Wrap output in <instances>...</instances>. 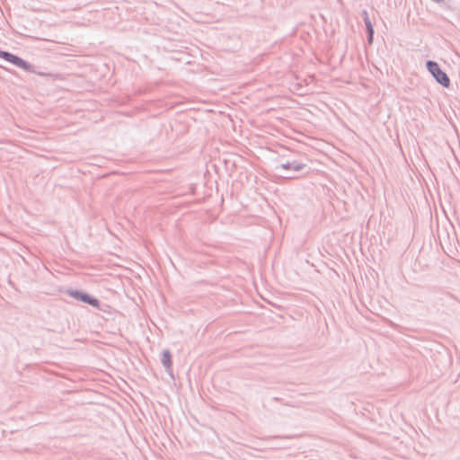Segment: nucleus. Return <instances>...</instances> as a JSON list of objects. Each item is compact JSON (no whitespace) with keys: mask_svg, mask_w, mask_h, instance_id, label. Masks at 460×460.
<instances>
[{"mask_svg":"<svg viewBox=\"0 0 460 460\" xmlns=\"http://www.w3.org/2000/svg\"><path fill=\"white\" fill-rule=\"evenodd\" d=\"M0 58H3L6 62H8L19 68H22V70H24L26 72L35 74V75H38L42 77L57 79L59 76V75H58V74L48 73L45 71L37 70V67L34 65L29 63L28 61L20 58L19 56L13 54L9 51L0 49Z\"/></svg>","mask_w":460,"mask_h":460,"instance_id":"nucleus-1","label":"nucleus"},{"mask_svg":"<svg viewBox=\"0 0 460 460\" xmlns=\"http://www.w3.org/2000/svg\"><path fill=\"white\" fill-rule=\"evenodd\" d=\"M427 70L431 74L435 80L443 87L450 85V79L448 75L440 68L439 65L433 60L426 62Z\"/></svg>","mask_w":460,"mask_h":460,"instance_id":"nucleus-2","label":"nucleus"},{"mask_svg":"<svg viewBox=\"0 0 460 460\" xmlns=\"http://www.w3.org/2000/svg\"><path fill=\"white\" fill-rule=\"evenodd\" d=\"M66 293L69 296H71L74 299H75L76 301H80L82 303L90 305H92L93 307H95V308H100L101 302L99 301V299H97L96 297L91 296L87 292H84V291L80 290V289L68 288V289H66Z\"/></svg>","mask_w":460,"mask_h":460,"instance_id":"nucleus-3","label":"nucleus"},{"mask_svg":"<svg viewBox=\"0 0 460 460\" xmlns=\"http://www.w3.org/2000/svg\"><path fill=\"white\" fill-rule=\"evenodd\" d=\"M306 164L297 160L287 161L276 166V170L301 172L306 168Z\"/></svg>","mask_w":460,"mask_h":460,"instance_id":"nucleus-4","label":"nucleus"},{"mask_svg":"<svg viewBox=\"0 0 460 460\" xmlns=\"http://www.w3.org/2000/svg\"><path fill=\"white\" fill-rule=\"evenodd\" d=\"M161 363L167 371L172 368V355L169 349H164L162 351Z\"/></svg>","mask_w":460,"mask_h":460,"instance_id":"nucleus-5","label":"nucleus"},{"mask_svg":"<svg viewBox=\"0 0 460 460\" xmlns=\"http://www.w3.org/2000/svg\"><path fill=\"white\" fill-rule=\"evenodd\" d=\"M366 25V31L367 34V41L369 44L373 42L374 38V27L371 22H365Z\"/></svg>","mask_w":460,"mask_h":460,"instance_id":"nucleus-6","label":"nucleus"},{"mask_svg":"<svg viewBox=\"0 0 460 460\" xmlns=\"http://www.w3.org/2000/svg\"><path fill=\"white\" fill-rule=\"evenodd\" d=\"M361 15L363 17V20H364V23L365 22H371L370 19H369V16H368V13L367 10H363L361 12Z\"/></svg>","mask_w":460,"mask_h":460,"instance_id":"nucleus-7","label":"nucleus"},{"mask_svg":"<svg viewBox=\"0 0 460 460\" xmlns=\"http://www.w3.org/2000/svg\"><path fill=\"white\" fill-rule=\"evenodd\" d=\"M282 177L285 178V179H296V178H297L296 175L291 174V172H288V174L283 175Z\"/></svg>","mask_w":460,"mask_h":460,"instance_id":"nucleus-8","label":"nucleus"},{"mask_svg":"<svg viewBox=\"0 0 460 460\" xmlns=\"http://www.w3.org/2000/svg\"><path fill=\"white\" fill-rule=\"evenodd\" d=\"M282 177L285 178V179H296V178H297L296 175L291 174V172H288V174L283 175Z\"/></svg>","mask_w":460,"mask_h":460,"instance_id":"nucleus-9","label":"nucleus"},{"mask_svg":"<svg viewBox=\"0 0 460 460\" xmlns=\"http://www.w3.org/2000/svg\"><path fill=\"white\" fill-rule=\"evenodd\" d=\"M283 438L282 437H271L270 439H280Z\"/></svg>","mask_w":460,"mask_h":460,"instance_id":"nucleus-10","label":"nucleus"}]
</instances>
